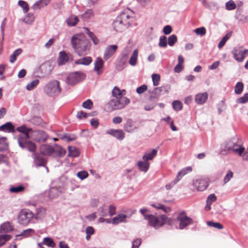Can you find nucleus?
<instances>
[{"label": "nucleus", "mask_w": 248, "mask_h": 248, "mask_svg": "<svg viewBox=\"0 0 248 248\" xmlns=\"http://www.w3.org/2000/svg\"><path fill=\"white\" fill-rule=\"evenodd\" d=\"M31 137L35 141L41 143L45 142L48 139V136L45 131L38 130L32 131Z\"/></svg>", "instance_id": "9b49d317"}, {"label": "nucleus", "mask_w": 248, "mask_h": 248, "mask_svg": "<svg viewBox=\"0 0 248 248\" xmlns=\"http://www.w3.org/2000/svg\"><path fill=\"white\" fill-rule=\"evenodd\" d=\"M226 7L228 10H232L235 8L236 5L233 1H228L226 3Z\"/></svg>", "instance_id": "338daca9"}, {"label": "nucleus", "mask_w": 248, "mask_h": 248, "mask_svg": "<svg viewBox=\"0 0 248 248\" xmlns=\"http://www.w3.org/2000/svg\"><path fill=\"white\" fill-rule=\"evenodd\" d=\"M49 1H37L32 6L34 9H39L48 4Z\"/></svg>", "instance_id": "a19ab883"}, {"label": "nucleus", "mask_w": 248, "mask_h": 248, "mask_svg": "<svg viewBox=\"0 0 248 248\" xmlns=\"http://www.w3.org/2000/svg\"><path fill=\"white\" fill-rule=\"evenodd\" d=\"M138 50L136 49L134 50L130 58L129 61V64L132 66H135L136 65L138 56Z\"/></svg>", "instance_id": "72a5a7b5"}, {"label": "nucleus", "mask_w": 248, "mask_h": 248, "mask_svg": "<svg viewBox=\"0 0 248 248\" xmlns=\"http://www.w3.org/2000/svg\"><path fill=\"white\" fill-rule=\"evenodd\" d=\"M233 174V172L231 170H229L227 171V173L225 176L223 180L224 184H226L230 180V179L232 177Z\"/></svg>", "instance_id": "e2e57ef3"}, {"label": "nucleus", "mask_w": 248, "mask_h": 248, "mask_svg": "<svg viewBox=\"0 0 248 248\" xmlns=\"http://www.w3.org/2000/svg\"><path fill=\"white\" fill-rule=\"evenodd\" d=\"M140 212L143 216L144 219L147 221L148 225L155 229L162 227L166 222L167 216L165 215L152 214L146 208L140 209Z\"/></svg>", "instance_id": "f03ea898"}, {"label": "nucleus", "mask_w": 248, "mask_h": 248, "mask_svg": "<svg viewBox=\"0 0 248 248\" xmlns=\"http://www.w3.org/2000/svg\"><path fill=\"white\" fill-rule=\"evenodd\" d=\"M106 133L120 140H123L125 138V133L122 129H110L106 131Z\"/></svg>", "instance_id": "dca6fc26"}, {"label": "nucleus", "mask_w": 248, "mask_h": 248, "mask_svg": "<svg viewBox=\"0 0 248 248\" xmlns=\"http://www.w3.org/2000/svg\"><path fill=\"white\" fill-rule=\"evenodd\" d=\"M216 200L217 197L214 194H210L207 199V204L210 206L213 202H215Z\"/></svg>", "instance_id": "052dcab7"}, {"label": "nucleus", "mask_w": 248, "mask_h": 248, "mask_svg": "<svg viewBox=\"0 0 248 248\" xmlns=\"http://www.w3.org/2000/svg\"><path fill=\"white\" fill-rule=\"evenodd\" d=\"M152 80L153 82V85L155 86H156L159 84V81L160 80V77L158 74H154L152 76Z\"/></svg>", "instance_id": "13d9d810"}, {"label": "nucleus", "mask_w": 248, "mask_h": 248, "mask_svg": "<svg viewBox=\"0 0 248 248\" xmlns=\"http://www.w3.org/2000/svg\"><path fill=\"white\" fill-rule=\"evenodd\" d=\"M6 138L0 137V151H6L8 149V143Z\"/></svg>", "instance_id": "58836bf2"}, {"label": "nucleus", "mask_w": 248, "mask_h": 248, "mask_svg": "<svg viewBox=\"0 0 248 248\" xmlns=\"http://www.w3.org/2000/svg\"><path fill=\"white\" fill-rule=\"evenodd\" d=\"M68 155L73 157H76L79 156V151L78 149L74 146H69L68 147Z\"/></svg>", "instance_id": "2f4dec72"}, {"label": "nucleus", "mask_w": 248, "mask_h": 248, "mask_svg": "<svg viewBox=\"0 0 248 248\" xmlns=\"http://www.w3.org/2000/svg\"><path fill=\"white\" fill-rule=\"evenodd\" d=\"M92 62V59L90 57H85L82 59H79L75 62L77 64H81L84 65H88Z\"/></svg>", "instance_id": "473e14b6"}, {"label": "nucleus", "mask_w": 248, "mask_h": 248, "mask_svg": "<svg viewBox=\"0 0 248 248\" xmlns=\"http://www.w3.org/2000/svg\"><path fill=\"white\" fill-rule=\"evenodd\" d=\"M130 103L127 97L113 98L106 104V108L109 111L120 109L124 108Z\"/></svg>", "instance_id": "39448f33"}, {"label": "nucleus", "mask_w": 248, "mask_h": 248, "mask_svg": "<svg viewBox=\"0 0 248 248\" xmlns=\"http://www.w3.org/2000/svg\"><path fill=\"white\" fill-rule=\"evenodd\" d=\"M86 75L80 71L70 73L66 78V82L70 85H74L85 78Z\"/></svg>", "instance_id": "6e6552de"}, {"label": "nucleus", "mask_w": 248, "mask_h": 248, "mask_svg": "<svg viewBox=\"0 0 248 248\" xmlns=\"http://www.w3.org/2000/svg\"><path fill=\"white\" fill-rule=\"evenodd\" d=\"M208 94L206 92L199 93L195 95V101L199 105H202L207 101Z\"/></svg>", "instance_id": "6ab92c4d"}, {"label": "nucleus", "mask_w": 248, "mask_h": 248, "mask_svg": "<svg viewBox=\"0 0 248 248\" xmlns=\"http://www.w3.org/2000/svg\"><path fill=\"white\" fill-rule=\"evenodd\" d=\"M11 238V236L9 234L0 235V247L3 246Z\"/></svg>", "instance_id": "864d4df0"}, {"label": "nucleus", "mask_w": 248, "mask_h": 248, "mask_svg": "<svg viewBox=\"0 0 248 248\" xmlns=\"http://www.w3.org/2000/svg\"><path fill=\"white\" fill-rule=\"evenodd\" d=\"M22 50L21 48H18L15 50L12 54L10 56V62L11 63H14L16 60L17 57L21 54Z\"/></svg>", "instance_id": "4c0bfd02"}, {"label": "nucleus", "mask_w": 248, "mask_h": 248, "mask_svg": "<svg viewBox=\"0 0 248 248\" xmlns=\"http://www.w3.org/2000/svg\"><path fill=\"white\" fill-rule=\"evenodd\" d=\"M244 151L245 148L242 145H238L236 141L233 146L232 152L237 153L239 156H241Z\"/></svg>", "instance_id": "e433bc0d"}, {"label": "nucleus", "mask_w": 248, "mask_h": 248, "mask_svg": "<svg viewBox=\"0 0 248 248\" xmlns=\"http://www.w3.org/2000/svg\"><path fill=\"white\" fill-rule=\"evenodd\" d=\"M167 39L166 36L164 35L161 36L159 38V41L158 43V46L160 47L165 48L167 46Z\"/></svg>", "instance_id": "09e8293b"}, {"label": "nucleus", "mask_w": 248, "mask_h": 248, "mask_svg": "<svg viewBox=\"0 0 248 248\" xmlns=\"http://www.w3.org/2000/svg\"><path fill=\"white\" fill-rule=\"evenodd\" d=\"M125 94V90H121L117 86H115L112 91V95L114 98L125 97L124 96Z\"/></svg>", "instance_id": "c85d7f7f"}, {"label": "nucleus", "mask_w": 248, "mask_h": 248, "mask_svg": "<svg viewBox=\"0 0 248 248\" xmlns=\"http://www.w3.org/2000/svg\"><path fill=\"white\" fill-rule=\"evenodd\" d=\"M177 220L179 222V229L180 230L186 229L187 226L193 223L192 219L187 217L184 212L179 214Z\"/></svg>", "instance_id": "9d476101"}, {"label": "nucleus", "mask_w": 248, "mask_h": 248, "mask_svg": "<svg viewBox=\"0 0 248 248\" xmlns=\"http://www.w3.org/2000/svg\"><path fill=\"white\" fill-rule=\"evenodd\" d=\"M177 37L176 35L175 34H172L170 35L168 39V45L170 46H172L174 44L177 42Z\"/></svg>", "instance_id": "603ef678"}, {"label": "nucleus", "mask_w": 248, "mask_h": 248, "mask_svg": "<svg viewBox=\"0 0 248 248\" xmlns=\"http://www.w3.org/2000/svg\"><path fill=\"white\" fill-rule=\"evenodd\" d=\"M151 206L156 209H161L165 213H168L170 211V208L168 207H165L163 204L161 203L152 204Z\"/></svg>", "instance_id": "37998d69"}, {"label": "nucleus", "mask_w": 248, "mask_h": 248, "mask_svg": "<svg viewBox=\"0 0 248 248\" xmlns=\"http://www.w3.org/2000/svg\"><path fill=\"white\" fill-rule=\"evenodd\" d=\"M170 89V86L169 85L155 88L154 90V93L156 95H160L161 94H166L169 92Z\"/></svg>", "instance_id": "b1692460"}, {"label": "nucleus", "mask_w": 248, "mask_h": 248, "mask_svg": "<svg viewBox=\"0 0 248 248\" xmlns=\"http://www.w3.org/2000/svg\"><path fill=\"white\" fill-rule=\"evenodd\" d=\"M18 4L23 8L24 13H27L28 11V4L25 1H18Z\"/></svg>", "instance_id": "69168bd1"}, {"label": "nucleus", "mask_w": 248, "mask_h": 248, "mask_svg": "<svg viewBox=\"0 0 248 248\" xmlns=\"http://www.w3.org/2000/svg\"><path fill=\"white\" fill-rule=\"evenodd\" d=\"M71 44L75 52L79 56L87 54L90 44L83 34H77L73 35L71 40Z\"/></svg>", "instance_id": "7ed1b4c3"}, {"label": "nucleus", "mask_w": 248, "mask_h": 248, "mask_svg": "<svg viewBox=\"0 0 248 248\" xmlns=\"http://www.w3.org/2000/svg\"><path fill=\"white\" fill-rule=\"evenodd\" d=\"M157 152V150L154 149L150 152L145 153L142 156V159L147 162L148 160H152L156 155Z\"/></svg>", "instance_id": "cd10ccee"}, {"label": "nucleus", "mask_w": 248, "mask_h": 248, "mask_svg": "<svg viewBox=\"0 0 248 248\" xmlns=\"http://www.w3.org/2000/svg\"><path fill=\"white\" fill-rule=\"evenodd\" d=\"M61 192L56 187H51L49 189L48 195L50 198L53 199L57 197Z\"/></svg>", "instance_id": "ea45409f"}, {"label": "nucleus", "mask_w": 248, "mask_h": 248, "mask_svg": "<svg viewBox=\"0 0 248 248\" xmlns=\"http://www.w3.org/2000/svg\"><path fill=\"white\" fill-rule=\"evenodd\" d=\"M93 115L91 114L90 113H87L82 111H78L77 113V117L79 119L85 118L88 116H93Z\"/></svg>", "instance_id": "0e129e2a"}, {"label": "nucleus", "mask_w": 248, "mask_h": 248, "mask_svg": "<svg viewBox=\"0 0 248 248\" xmlns=\"http://www.w3.org/2000/svg\"><path fill=\"white\" fill-rule=\"evenodd\" d=\"M40 153L44 155L54 157H62L65 155V152L62 147L57 144L54 146L47 144H43L40 148Z\"/></svg>", "instance_id": "20e7f679"}, {"label": "nucleus", "mask_w": 248, "mask_h": 248, "mask_svg": "<svg viewBox=\"0 0 248 248\" xmlns=\"http://www.w3.org/2000/svg\"><path fill=\"white\" fill-rule=\"evenodd\" d=\"M236 142V140L235 139L224 142L221 145L220 152L223 154H227L228 152H232V148Z\"/></svg>", "instance_id": "4468645a"}, {"label": "nucleus", "mask_w": 248, "mask_h": 248, "mask_svg": "<svg viewBox=\"0 0 248 248\" xmlns=\"http://www.w3.org/2000/svg\"><path fill=\"white\" fill-rule=\"evenodd\" d=\"M234 59L238 62H242L245 58V52L242 47H234L232 51Z\"/></svg>", "instance_id": "2eb2a0df"}, {"label": "nucleus", "mask_w": 248, "mask_h": 248, "mask_svg": "<svg viewBox=\"0 0 248 248\" xmlns=\"http://www.w3.org/2000/svg\"><path fill=\"white\" fill-rule=\"evenodd\" d=\"M29 139H25V141L22 142L23 145L19 146L23 149H27L28 151L31 152H35L36 149V146L35 144L29 140Z\"/></svg>", "instance_id": "a211bd4d"}, {"label": "nucleus", "mask_w": 248, "mask_h": 248, "mask_svg": "<svg viewBox=\"0 0 248 248\" xmlns=\"http://www.w3.org/2000/svg\"><path fill=\"white\" fill-rule=\"evenodd\" d=\"M141 244L140 238H136L132 242V248H139Z\"/></svg>", "instance_id": "774afa93"}, {"label": "nucleus", "mask_w": 248, "mask_h": 248, "mask_svg": "<svg viewBox=\"0 0 248 248\" xmlns=\"http://www.w3.org/2000/svg\"><path fill=\"white\" fill-rule=\"evenodd\" d=\"M123 128L125 132L131 133L137 130L139 128V126L133 119L127 118L124 124Z\"/></svg>", "instance_id": "ddd939ff"}, {"label": "nucleus", "mask_w": 248, "mask_h": 248, "mask_svg": "<svg viewBox=\"0 0 248 248\" xmlns=\"http://www.w3.org/2000/svg\"><path fill=\"white\" fill-rule=\"evenodd\" d=\"M16 130L21 133L17 137V141L19 146L23 145V141H25V139H30V132L32 131L31 128H29L25 125H21L16 128Z\"/></svg>", "instance_id": "1a4fd4ad"}, {"label": "nucleus", "mask_w": 248, "mask_h": 248, "mask_svg": "<svg viewBox=\"0 0 248 248\" xmlns=\"http://www.w3.org/2000/svg\"><path fill=\"white\" fill-rule=\"evenodd\" d=\"M94 71L97 75H100L102 71L100 70L104 67V62L100 57H97L94 62Z\"/></svg>", "instance_id": "412c9836"}, {"label": "nucleus", "mask_w": 248, "mask_h": 248, "mask_svg": "<svg viewBox=\"0 0 248 248\" xmlns=\"http://www.w3.org/2000/svg\"><path fill=\"white\" fill-rule=\"evenodd\" d=\"M192 185L198 191H203L208 186L209 181L205 178H199L193 181Z\"/></svg>", "instance_id": "f8f14e48"}, {"label": "nucleus", "mask_w": 248, "mask_h": 248, "mask_svg": "<svg viewBox=\"0 0 248 248\" xmlns=\"http://www.w3.org/2000/svg\"><path fill=\"white\" fill-rule=\"evenodd\" d=\"M39 83L38 79L33 80L26 85V89L28 91H31L38 85Z\"/></svg>", "instance_id": "a18cd8bd"}, {"label": "nucleus", "mask_w": 248, "mask_h": 248, "mask_svg": "<svg viewBox=\"0 0 248 248\" xmlns=\"http://www.w3.org/2000/svg\"><path fill=\"white\" fill-rule=\"evenodd\" d=\"M127 216L123 214H119L112 219V224H118L121 223H125L127 222L126 218Z\"/></svg>", "instance_id": "5701e85b"}, {"label": "nucleus", "mask_w": 248, "mask_h": 248, "mask_svg": "<svg viewBox=\"0 0 248 248\" xmlns=\"http://www.w3.org/2000/svg\"><path fill=\"white\" fill-rule=\"evenodd\" d=\"M25 187L22 185L12 186L10 188L9 191L11 193H18L23 192Z\"/></svg>", "instance_id": "79ce46f5"}, {"label": "nucleus", "mask_w": 248, "mask_h": 248, "mask_svg": "<svg viewBox=\"0 0 248 248\" xmlns=\"http://www.w3.org/2000/svg\"><path fill=\"white\" fill-rule=\"evenodd\" d=\"M236 102L238 104H245L248 102V93H245L242 97L237 99Z\"/></svg>", "instance_id": "5fc2aeb1"}, {"label": "nucleus", "mask_w": 248, "mask_h": 248, "mask_svg": "<svg viewBox=\"0 0 248 248\" xmlns=\"http://www.w3.org/2000/svg\"><path fill=\"white\" fill-rule=\"evenodd\" d=\"M34 231L33 229H28L26 230H24L23 232H22L20 234L21 236H23L25 237L29 236L30 235H31V233H34Z\"/></svg>", "instance_id": "680f3d73"}, {"label": "nucleus", "mask_w": 248, "mask_h": 248, "mask_svg": "<svg viewBox=\"0 0 248 248\" xmlns=\"http://www.w3.org/2000/svg\"><path fill=\"white\" fill-rule=\"evenodd\" d=\"M46 215V210L45 208L39 207L36 209L35 214H34V219L36 220H42Z\"/></svg>", "instance_id": "aec40b11"}, {"label": "nucleus", "mask_w": 248, "mask_h": 248, "mask_svg": "<svg viewBox=\"0 0 248 248\" xmlns=\"http://www.w3.org/2000/svg\"><path fill=\"white\" fill-rule=\"evenodd\" d=\"M134 12L129 8L124 10L121 14L118 16L112 23L114 30L118 32H122L130 25Z\"/></svg>", "instance_id": "f257e3e1"}, {"label": "nucleus", "mask_w": 248, "mask_h": 248, "mask_svg": "<svg viewBox=\"0 0 248 248\" xmlns=\"http://www.w3.org/2000/svg\"><path fill=\"white\" fill-rule=\"evenodd\" d=\"M34 214L30 210L22 209L17 217L18 222L22 225L27 226L30 223L32 222L34 219Z\"/></svg>", "instance_id": "0eeeda50"}, {"label": "nucleus", "mask_w": 248, "mask_h": 248, "mask_svg": "<svg viewBox=\"0 0 248 248\" xmlns=\"http://www.w3.org/2000/svg\"><path fill=\"white\" fill-rule=\"evenodd\" d=\"M244 89V84L242 82H237L234 87V93L236 94H240L242 93Z\"/></svg>", "instance_id": "c03bdc74"}, {"label": "nucleus", "mask_w": 248, "mask_h": 248, "mask_svg": "<svg viewBox=\"0 0 248 248\" xmlns=\"http://www.w3.org/2000/svg\"><path fill=\"white\" fill-rule=\"evenodd\" d=\"M118 46L116 45L107 46L104 53L103 58L104 60L107 61L114 54Z\"/></svg>", "instance_id": "f3484780"}, {"label": "nucleus", "mask_w": 248, "mask_h": 248, "mask_svg": "<svg viewBox=\"0 0 248 248\" xmlns=\"http://www.w3.org/2000/svg\"><path fill=\"white\" fill-rule=\"evenodd\" d=\"M173 108L177 111L181 110L183 108L182 103L179 100L173 101L172 103Z\"/></svg>", "instance_id": "49530a36"}, {"label": "nucleus", "mask_w": 248, "mask_h": 248, "mask_svg": "<svg viewBox=\"0 0 248 248\" xmlns=\"http://www.w3.org/2000/svg\"><path fill=\"white\" fill-rule=\"evenodd\" d=\"M137 165L140 171L146 172L149 169L150 163L146 161H139Z\"/></svg>", "instance_id": "bb28decb"}, {"label": "nucleus", "mask_w": 248, "mask_h": 248, "mask_svg": "<svg viewBox=\"0 0 248 248\" xmlns=\"http://www.w3.org/2000/svg\"><path fill=\"white\" fill-rule=\"evenodd\" d=\"M44 244L50 248H54L55 244L53 240L49 237H45L43 240Z\"/></svg>", "instance_id": "8fccbe9b"}, {"label": "nucleus", "mask_w": 248, "mask_h": 248, "mask_svg": "<svg viewBox=\"0 0 248 248\" xmlns=\"http://www.w3.org/2000/svg\"><path fill=\"white\" fill-rule=\"evenodd\" d=\"M34 162L37 166H44L46 161L45 158L38 154H34Z\"/></svg>", "instance_id": "a878e982"}, {"label": "nucleus", "mask_w": 248, "mask_h": 248, "mask_svg": "<svg viewBox=\"0 0 248 248\" xmlns=\"http://www.w3.org/2000/svg\"><path fill=\"white\" fill-rule=\"evenodd\" d=\"M231 36V33H228L225 36H224L219 42L218 44V47L219 48H221L222 47H223L225 44L226 41L230 38Z\"/></svg>", "instance_id": "3c124183"}, {"label": "nucleus", "mask_w": 248, "mask_h": 248, "mask_svg": "<svg viewBox=\"0 0 248 248\" xmlns=\"http://www.w3.org/2000/svg\"><path fill=\"white\" fill-rule=\"evenodd\" d=\"M13 230V228L9 222L3 223L0 227V232H9Z\"/></svg>", "instance_id": "7c9ffc66"}, {"label": "nucleus", "mask_w": 248, "mask_h": 248, "mask_svg": "<svg viewBox=\"0 0 248 248\" xmlns=\"http://www.w3.org/2000/svg\"><path fill=\"white\" fill-rule=\"evenodd\" d=\"M207 224L210 227H213L219 230L222 229L223 228V225L218 222L208 221Z\"/></svg>", "instance_id": "6e6d98bb"}, {"label": "nucleus", "mask_w": 248, "mask_h": 248, "mask_svg": "<svg viewBox=\"0 0 248 248\" xmlns=\"http://www.w3.org/2000/svg\"><path fill=\"white\" fill-rule=\"evenodd\" d=\"M94 16V13L92 10L90 9L87 10L81 16V18L84 21H87L92 18Z\"/></svg>", "instance_id": "c9c22d12"}, {"label": "nucleus", "mask_w": 248, "mask_h": 248, "mask_svg": "<svg viewBox=\"0 0 248 248\" xmlns=\"http://www.w3.org/2000/svg\"><path fill=\"white\" fill-rule=\"evenodd\" d=\"M192 170V169L191 167H187L184 168L178 172L176 178L179 181L183 176L187 174L188 173L190 172Z\"/></svg>", "instance_id": "c756f323"}, {"label": "nucleus", "mask_w": 248, "mask_h": 248, "mask_svg": "<svg viewBox=\"0 0 248 248\" xmlns=\"http://www.w3.org/2000/svg\"><path fill=\"white\" fill-rule=\"evenodd\" d=\"M78 21V17L74 15L71 16L66 20L67 24L69 27L75 26Z\"/></svg>", "instance_id": "f704fd0d"}, {"label": "nucleus", "mask_w": 248, "mask_h": 248, "mask_svg": "<svg viewBox=\"0 0 248 248\" xmlns=\"http://www.w3.org/2000/svg\"><path fill=\"white\" fill-rule=\"evenodd\" d=\"M0 131L8 133H14L15 132V126L11 123L7 122L0 126Z\"/></svg>", "instance_id": "393cba45"}, {"label": "nucleus", "mask_w": 248, "mask_h": 248, "mask_svg": "<svg viewBox=\"0 0 248 248\" xmlns=\"http://www.w3.org/2000/svg\"><path fill=\"white\" fill-rule=\"evenodd\" d=\"M194 32L197 35L203 36L206 34V31L204 27H202L195 29Z\"/></svg>", "instance_id": "4d7b16f0"}, {"label": "nucleus", "mask_w": 248, "mask_h": 248, "mask_svg": "<svg viewBox=\"0 0 248 248\" xmlns=\"http://www.w3.org/2000/svg\"><path fill=\"white\" fill-rule=\"evenodd\" d=\"M44 93L48 96H58L61 92L60 82L57 80L49 81L44 87Z\"/></svg>", "instance_id": "423d86ee"}, {"label": "nucleus", "mask_w": 248, "mask_h": 248, "mask_svg": "<svg viewBox=\"0 0 248 248\" xmlns=\"http://www.w3.org/2000/svg\"><path fill=\"white\" fill-rule=\"evenodd\" d=\"M69 61L68 55L64 51H61L59 53L57 60L58 65H62L65 64Z\"/></svg>", "instance_id": "4be33fe9"}, {"label": "nucleus", "mask_w": 248, "mask_h": 248, "mask_svg": "<svg viewBox=\"0 0 248 248\" xmlns=\"http://www.w3.org/2000/svg\"><path fill=\"white\" fill-rule=\"evenodd\" d=\"M93 106V103L90 99H88L82 104V107L86 109H90Z\"/></svg>", "instance_id": "bf43d9fd"}, {"label": "nucleus", "mask_w": 248, "mask_h": 248, "mask_svg": "<svg viewBox=\"0 0 248 248\" xmlns=\"http://www.w3.org/2000/svg\"><path fill=\"white\" fill-rule=\"evenodd\" d=\"M34 20V17L32 14L29 13L24 18L23 21L28 24H31Z\"/></svg>", "instance_id": "de8ad7c7"}]
</instances>
